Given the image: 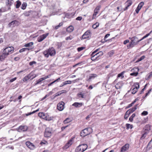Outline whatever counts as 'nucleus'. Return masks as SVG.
Segmentation results:
<instances>
[{
    "label": "nucleus",
    "mask_w": 152,
    "mask_h": 152,
    "mask_svg": "<svg viewBox=\"0 0 152 152\" xmlns=\"http://www.w3.org/2000/svg\"><path fill=\"white\" fill-rule=\"evenodd\" d=\"M129 39L131 40V41L130 44L127 45L128 48L133 47L134 46L137 45L141 41V39L139 40L138 38L136 36L129 37Z\"/></svg>",
    "instance_id": "nucleus-1"
},
{
    "label": "nucleus",
    "mask_w": 152,
    "mask_h": 152,
    "mask_svg": "<svg viewBox=\"0 0 152 152\" xmlns=\"http://www.w3.org/2000/svg\"><path fill=\"white\" fill-rule=\"evenodd\" d=\"M43 54L45 57L48 58L49 55L51 56H54L56 54V50L54 48L52 47L45 51L43 52Z\"/></svg>",
    "instance_id": "nucleus-2"
},
{
    "label": "nucleus",
    "mask_w": 152,
    "mask_h": 152,
    "mask_svg": "<svg viewBox=\"0 0 152 152\" xmlns=\"http://www.w3.org/2000/svg\"><path fill=\"white\" fill-rule=\"evenodd\" d=\"M92 132V129L91 128H86L81 131L80 135L82 137H84L90 134Z\"/></svg>",
    "instance_id": "nucleus-3"
},
{
    "label": "nucleus",
    "mask_w": 152,
    "mask_h": 152,
    "mask_svg": "<svg viewBox=\"0 0 152 152\" xmlns=\"http://www.w3.org/2000/svg\"><path fill=\"white\" fill-rule=\"evenodd\" d=\"M14 50V48L12 47H9L4 49L3 50L4 53H7L8 56L12 53Z\"/></svg>",
    "instance_id": "nucleus-4"
},
{
    "label": "nucleus",
    "mask_w": 152,
    "mask_h": 152,
    "mask_svg": "<svg viewBox=\"0 0 152 152\" xmlns=\"http://www.w3.org/2000/svg\"><path fill=\"white\" fill-rule=\"evenodd\" d=\"M52 134L51 130L49 128H47L45 129L44 132V136L46 137H50Z\"/></svg>",
    "instance_id": "nucleus-5"
},
{
    "label": "nucleus",
    "mask_w": 152,
    "mask_h": 152,
    "mask_svg": "<svg viewBox=\"0 0 152 152\" xmlns=\"http://www.w3.org/2000/svg\"><path fill=\"white\" fill-rule=\"evenodd\" d=\"M28 129V127L26 125H21L19 126L17 129V131L18 132L21 131L25 132L27 131Z\"/></svg>",
    "instance_id": "nucleus-6"
},
{
    "label": "nucleus",
    "mask_w": 152,
    "mask_h": 152,
    "mask_svg": "<svg viewBox=\"0 0 152 152\" xmlns=\"http://www.w3.org/2000/svg\"><path fill=\"white\" fill-rule=\"evenodd\" d=\"M91 32L89 30L86 31L82 35L81 39H86L89 38L90 37Z\"/></svg>",
    "instance_id": "nucleus-7"
},
{
    "label": "nucleus",
    "mask_w": 152,
    "mask_h": 152,
    "mask_svg": "<svg viewBox=\"0 0 152 152\" xmlns=\"http://www.w3.org/2000/svg\"><path fill=\"white\" fill-rule=\"evenodd\" d=\"M49 33H47L43 34L39 36L37 38V40L39 42H41L45 39L48 35Z\"/></svg>",
    "instance_id": "nucleus-8"
},
{
    "label": "nucleus",
    "mask_w": 152,
    "mask_h": 152,
    "mask_svg": "<svg viewBox=\"0 0 152 152\" xmlns=\"http://www.w3.org/2000/svg\"><path fill=\"white\" fill-rule=\"evenodd\" d=\"M38 115L41 118L46 120L50 121L51 120V119H49L48 118L47 116V115L43 113H38Z\"/></svg>",
    "instance_id": "nucleus-9"
},
{
    "label": "nucleus",
    "mask_w": 152,
    "mask_h": 152,
    "mask_svg": "<svg viewBox=\"0 0 152 152\" xmlns=\"http://www.w3.org/2000/svg\"><path fill=\"white\" fill-rule=\"evenodd\" d=\"M129 148V145L126 144L123 146L121 149L120 152H126Z\"/></svg>",
    "instance_id": "nucleus-10"
},
{
    "label": "nucleus",
    "mask_w": 152,
    "mask_h": 152,
    "mask_svg": "<svg viewBox=\"0 0 152 152\" xmlns=\"http://www.w3.org/2000/svg\"><path fill=\"white\" fill-rule=\"evenodd\" d=\"M139 70V68L137 67H134L132 69V71H134L135 72L131 73L130 75L131 76H137L138 74V72Z\"/></svg>",
    "instance_id": "nucleus-11"
},
{
    "label": "nucleus",
    "mask_w": 152,
    "mask_h": 152,
    "mask_svg": "<svg viewBox=\"0 0 152 152\" xmlns=\"http://www.w3.org/2000/svg\"><path fill=\"white\" fill-rule=\"evenodd\" d=\"M64 103L63 102L58 103L57 105L58 109L60 111L62 110L64 108Z\"/></svg>",
    "instance_id": "nucleus-12"
},
{
    "label": "nucleus",
    "mask_w": 152,
    "mask_h": 152,
    "mask_svg": "<svg viewBox=\"0 0 152 152\" xmlns=\"http://www.w3.org/2000/svg\"><path fill=\"white\" fill-rule=\"evenodd\" d=\"M97 76V75L96 74H91L87 77V78L86 79V80L88 81H90L91 80L94 79L95 77Z\"/></svg>",
    "instance_id": "nucleus-13"
},
{
    "label": "nucleus",
    "mask_w": 152,
    "mask_h": 152,
    "mask_svg": "<svg viewBox=\"0 0 152 152\" xmlns=\"http://www.w3.org/2000/svg\"><path fill=\"white\" fill-rule=\"evenodd\" d=\"M26 144L28 148L31 149H34L36 148L35 146L29 141L26 142Z\"/></svg>",
    "instance_id": "nucleus-14"
},
{
    "label": "nucleus",
    "mask_w": 152,
    "mask_h": 152,
    "mask_svg": "<svg viewBox=\"0 0 152 152\" xmlns=\"http://www.w3.org/2000/svg\"><path fill=\"white\" fill-rule=\"evenodd\" d=\"M36 75H35V76L34 77H31V74H29L27 76H26L24 77L23 79V81L24 82H25L28 80L29 79H32L36 77Z\"/></svg>",
    "instance_id": "nucleus-15"
},
{
    "label": "nucleus",
    "mask_w": 152,
    "mask_h": 152,
    "mask_svg": "<svg viewBox=\"0 0 152 152\" xmlns=\"http://www.w3.org/2000/svg\"><path fill=\"white\" fill-rule=\"evenodd\" d=\"M7 54L3 51L2 53L0 55V60L1 61H3L7 57Z\"/></svg>",
    "instance_id": "nucleus-16"
},
{
    "label": "nucleus",
    "mask_w": 152,
    "mask_h": 152,
    "mask_svg": "<svg viewBox=\"0 0 152 152\" xmlns=\"http://www.w3.org/2000/svg\"><path fill=\"white\" fill-rule=\"evenodd\" d=\"M138 105V104L136 105L134 107H132V108H130L127 111V113H128V114H130L131 113H132L134 112L135 110H136L137 109V107Z\"/></svg>",
    "instance_id": "nucleus-17"
},
{
    "label": "nucleus",
    "mask_w": 152,
    "mask_h": 152,
    "mask_svg": "<svg viewBox=\"0 0 152 152\" xmlns=\"http://www.w3.org/2000/svg\"><path fill=\"white\" fill-rule=\"evenodd\" d=\"M126 6L124 9V11H125L128 9V8L132 4V2L130 0H128L126 2Z\"/></svg>",
    "instance_id": "nucleus-18"
},
{
    "label": "nucleus",
    "mask_w": 152,
    "mask_h": 152,
    "mask_svg": "<svg viewBox=\"0 0 152 152\" xmlns=\"http://www.w3.org/2000/svg\"><path fill=\"white\" fill-rule=\"evenodd\" d=\"M144 132L148 133L150 130V126L149 125H146L144 128Z\"/></svg>",
    "instance_id": "nucleus-19"
},
{
    "label": "nucleus",
    "mask_w": 152,
    "mask_h": 152,
    "mask_svg": "<svg viewBox=\"0 0 152 152\" xmlns=\"http://www.w3.org/2000/svg\"><path fill=\"white\" fill-rule=\"evenodd\" d=\"M73 140L72 139H71L69 140L68 142L64 146L65 148H67L69 147L70 145H71L73 143Z\"/></svg>",
    "instance_id": "nucleus-20"
},
{
    "label": "nucleus",
    "mask_w": 152,
    "mask_h": 152,
    "mask_svg": "<svg viewBox=\"0 0 152 152\" xmlns=\"http://www.w3.org/2000/svg\"><path fill=\"white\" fill-rule=\"evenodd\" d=\"M123 84L122 83L119 82L115 86V87L116 89H120L123 86Z\"/></svg>",
    "instance_id": "nucleus-21"
},
{
    "label": "nucleus",
    "mask_w": 152,
    "mask_h": 152,
    "mask_svg": "<svg viewBox=\"0 0 152 152\" xmlns=\"http://www.w3.org/2000/svg\"><path fill=\"white\" fill-rule=\"evenodd\" d=\"M18 22L16 20L12 21L8 24V26L9 27H13L14 26V25L16 24V23Z\"/></svg>",
    "instance_id": "nucleus-22"
},
{
    "label": "nucleus",
    "mask_w": 152,
    "mask_h": 152,
    "mask_svg": "<svg viewBox=\"0 0 152 152\" xmlns=\"http://www.w3.org/2000/svg\"><path fill=\"white\" fill-rule=\"evenodd\" d=\"M74 28L73 26H70L66 28V31L67 32L70 33L72 32L74 30Z\"/></svg>",
    "instance_id": "nucleus-23"
},
{
    "label": "nucleus",
    "mask_w": 152,
    "mask_h": 152,
    "mask_svg": "<svg viewBox=\"0 0 152 152\" xmlns=\"http://www.w3.org/2000/svg\"><path fill=\"white\" fill-rule=\"evenodd\" d=\"M81 147L82 148V149H83V151H86L88 148V145L86 144H82L80 145Z\"/></svg>",
    "instance_id": "nucleus-24"
},
{
    "label": "nucleus",
    "mask_w": 152,
    "mask_h": 152,
    "mask_svg": "<svg viewBox=\"0 0 152 152\" xmlns=\"http://www.w3.org/2000/svg\"><path fill=\"white\" fill-rule=\"evenodd\" d=\"M83 150L82 149V148L81 147L80 145H79L75 149V152H83Z\"/></svg>",
    "instance_id": "nucleus-25"
},
{
    "label": "nucleus",
    "mask_w": 152,
    "mask_h": 152,
    "mask_svg": "<svg viewBox=\"0 0 152 152\" xmlns=\"http://www.w3.org/2000/svg\"><path fill=\"white\" fill-rule=\"evenodd\" d=\"M33 45V43L32 42H30L29 43H28L27 44H26L24 45V46L25 47H28V48H33V47H32V46Z\"/></svg>",
    "instance_id": "nucleus-26"
},
{
    "label": "nucleus",
    "mask_w": 152,
    "mask_h": 152,
    "mask_svg": "<svg viewBox=\"0 0 152 152\" xmlns=\"http://www.w3.org/2000/svg\"><path fill=\"white\" fill-rule=\"evenodd\" d=\"M71 83V81L70 80H67L65 81V82L63 83V85H61L60 86V87H62L67 84H70Z\"/></svg>",
    "instance_id": "nucleus-27"
},
{
    "label": "nucleus",
    "mask_w": 152,
    "mask_h": 152,
    "mask_svg": "<svg viewBox=\"0 0 152 152\" xmlns=\"http://www.w3.org/2000/svg\"><path fill=\"white\" fill-rule=\"evenodd\" d=\"M82 105V103H79L78 102H75L74 103H73L72 105L74 106H75L76 107H80Z\"/></svg>",
    "instance_id": "nucleus-28"
},
{
    "label": "nucleus",
    "mask_w": 152,
    "mask_h": 152,
    "mask_svg": "<svg viewBox=\"0 0 152 152\" xmlns=\"http://www.w3.org/2000/svg\"><path fill=\"white\" fill-rule=\"evenodd\" d=\"M77 95L79 97H81L82 98H84L86 97L85 94L82 93L81 92L78 93Z\"/></svg>",
    "instance_id": "nucleus-29"
},
{
    "label": "nucleus",
    "mask_w": 152,
    "mask_h": 152,
    "mask_svg": "<svg viewBox=\"0 0 152 152\" xmlns=\"http://www.w3.org/2000/svg\"><path fill=\"white\" fill-rule=\"evenodd\" d=\"M32 49H33V48H23L21 49H20L19 50V52L20 53L23 52L24 51H25L28 50H31Z\"/></svg>",
    "instance_id": "nucleus-30"
},
{
    "label": "nucleus",
    "mask_w": 152,
    "mask_h": 152,
    "mask_svg": "<svg viewBox=\"0 0 152 152\" xmlns=\"http://www.w3.org/2000/svg\"><path fill=\"white\" fill-rule=\"evenodd\" d=\"M13 2L12 0H8L6 2V4L9 6H10L13 4Z\"/></svg>",
    "instance_id": "nucleus-31"
},
{
    "label": "nucleus",
    "mask_w": 152,
    "mask_h": 152,
    "mask_svg": "<svg viewBox=\"0 0 152 152\" xmlns=\"http://www.w3.org/2000/svg\"><path fill=\"white\" fill-rule=\"evenodd\" d=\"M27 6V4L26 2H23L22 4L21 7V8L23 10H24L26 9Z\"/></svg>",
    "instance_id": "nucleus-32"
},
{
    "label": "nucleus",
    "mask_w": 152,
    "mask_h": 152,
    "mask_svg": "<svg viewBox=\"0 0 152 152\" xmlns=\"http://www.w3.org/2000/svg\"><path fill=\"white\" fill-rule=\"evenodd\" d=\"M124 72H123L119 74L117 76V77H121V79H122L124 77Z\"/></svg>",
    "instance_id": "nucleus-33"
},
{
    "label": "nucleus",
    "mask_w": 152,
    "mask_h": 152,
    "mask_svg": "<svg viewBox=\"0 0 152 152\" xmlns=\"http://www.w3.org/2000/svg\"><path fill=\"white\" fill-rule=\"evenodd\" d=\"M103 54V53L102 51H100L99 52L96 53L95 55L96 57L97 58L100 56L102 55Z\"/></svg>",
    "instance_id": "nucleus-34"
},
{
    "label": "nucleus",
    "mask_w": 152,
    "mask_h": 152,
    "mask_svg": "<svg viewBox=\"0 0 152 152\" xmlns=\"http://www.w3.org/2000/svg\"><path fill=\"white\" fill-rule=\"evenodd\" d=\"M21 4V2L19 1H16V7L17 8H19L20 5Z\"/></svg>",
    "instance_id": "nucleus-35"
},
{
    "label": "nucleus",
    "mask_w": 152,
    "mask_h": 152,
    "mask_svg": "<svg viewBox=\"0 0 152 152\" xmlns=\"http://www.w3.org/2000/svg\"><path fill=\"white\" fill-rule=\"evenodd\" d=\"M99 23H98L96 22L92 25V27L94 29H95L99 26Z\"/></svg>",
    "instance_id": "nucleus-36"
},
{
    "label": "nucleus",
    "mask_w": 152,
    "mask_h": 152,
    "mask_svg": "<svg viewBox=\"0 0 152 152\" xmlns=\"http://www.w3.org/2000/svg\"><path fill=\"white\" fill-rule=\"evenodd\" d=\"M135 116V114L133 113L129 118V120L131 122H132L133 120V118Z\"/></svg>",
    "instance_id": "nucleus-37"
},
{
    "label": "nucleus",
    "mask_w": 152,
    "mask_h": 152,
    "mask_svg": "<svg viewBox=\"0 0 152 152\" xmlns=\"http://www.w3.org/2000/svg\"><path fill=\"white\" fill-rule=\"evenodd\" d=\"M127 129H129V128L132 129V125L129 124H126V125Z\"/></svg>",
    "instance_id": "nucleus-38"
},
{
    "label": "nucleus",
    "mask_w": 152,
    "mask_h": 152,
    "mask_svg": "<svg viewBox=\"0 0 152 152\" xmlns=\"http://www.w3.org/2000/svg\"><path fill=\"white\" fill-rule=\"evenodd\" d=\"M145 58V56H142L140 58H138L137 60L136 61V62H139L143 59H144Z\"/></svg>",
    "instance_id": "nucleus-39"
},
{
    "label": "nucleus",
    "mask_w": 152,
    "mask_h": 152,
    "mask_svg": "<svg viewBox=\"0 0 152 152\" xmlns=\"http://www.w3.org/2000/svg\"><path fill=\"white\" fill-rule=\"evenodd\" d=\"M144 3L143 2H140L138 5L137 7L139 8L140 10L142 6L143 5Z\"/></svg>",
    "instance_id": "nucleus-40"
},
{
    "label": "nucleus",
    "mask_w": 152,
    "mask_h": 152,
    "mask_svg": "<svg viewBox=\"0 0 152 152\" xmlns=\"http://www.w3.org/2000/svg\"><path fill=\"white\" fill-rule=\"evenodd\" d=\"M134 88H136L137 89H138L140 88V86L139 83H134Z\"/></svg>",
    "instance_id": "nucleus-41"
},
{
    "label": "nucleus",
    "mask_w": 152,
    "mask_h": 152,
    "mask_svg": "<svg viewBox=\"0 0 152 152\" xmlns=\"http://www.w3.org/2000/svg\"><path fill=\"white\" fill-rule=\"evenodd\" d=\"M117 10L118 11H123L124 10H123L122 7L121 6H120L117 7Z\"/></svg>",
    "instance_id": "nucleus-42"
},
{
    "label": "nucleus",
    "mask_w": 152,
    "mask_h": 152,
    "mask_svg": "<svg viewBox=\"0 0 152 152\" xmlns=\"http://www.w3.org/2000/svg\"><path fill=\"white\" fill-rule=\"evenodd\" d=\"M138 89L136 88H134L132 90V93L133 94H135L137 91Z\"/></svg>",
    "instance_id": "nucleus-43"
},
{
    "label": "nucleus",
    "mask_w": 152,
    "mask_h": 152,
    "mask_svg": "<svg viewBox=\"0 0 152 152\" xmlns=\"http://www.w3.org/2000/svg\"><path fill=\"white\" fill-rule=\"evenodd\" d=\"M44 80H43V79L42 78H40L38 80H37L36 81L37 83L35 84L36 85H37L38 84H39L40 82H41L42 81Z\"/></svg>",
    "instance_id": "nucleus-44"
},
{
    "label": "nucleus",
    "mask_w": 152,
    "mask_h": 152,
    "mask_svg": "<svg viewBox=\"0 0 152 152\" xmlns=\"http://www.w3.org/2000/svg\"><path fill=\"white\" fill-rule=\"evenodd\" d=\"M71 121V120L69 118H67L64 121V124H66L70 122Z\"/></svg>",
    "instance_id": "nucleus-45"
},
{
    "label": "nucleus",
    "mask_w": 152,
    "mask_h": 152,
    "mask_svg": "<svg viewBox=\"0 0 152 152\" xmlns=\"http://www.w3.org/2000/svg\"><path fill=\"white\" fill-rule=\"evenodd\" d=\"M147 134V133H145V132H144V134H142V136L141 137V139H144L146 137Z\"/></svg>",
    "instance_id": "nucleus-46"
},
{
    "label": "nucleus",
    "mask_w": 152,
    "mask_h": 152,
    "mask_svg": "<svg viewBox=\"0 0 152 152\" xmlns=\"http://www.w3.org/2000/svg\"><path fill=\"white\" fill-rule=\"evenodd\" d=\"M114 51L113 50H111V51L108 53V54L109 56L111 57L114 54Z\"/></svg>",
    "instance_id": "nucleus-47"
},
{
    "label": "nucleus",
    "mask_w": 152,
    "mask_h": 152,
    "mask_svg": "<svg viewBox=\"0 0 152 152\" xmlns=\"http://www.w3.org/2000/svg\"><path fill=\"white\" fill-rule=\"evenodd\" d=\"M91 59L92 61H95L96 60L97 58L96 57L95 55H91Z\"/></svg>",
    "instance_id": "nucleus-48"
},
{
    "label": "nucleus",
    "mask_w": 152,
    "mask_h": 152,
    "mask_svg": "<svg viewBox=\"0 0 152 152\" xmlns=\"http://www.w3.org/2000/svg\"><path fill=\"white\" fill-rule=\"evenodd\" d=\"M91 59L92 61H95L96 60L97 58L96 57L95 55H91Z\"/></svg>",
    "instance_id": "nucleus-49"
},
{
    "label": "nucleus",
    "mask_w": 152,
    "mask_h": 152,
    "mask_svg": "<svg viewBox=\"0 0 152 152\" xmlns=\"http://www.w3.org/2000/svg\"><path fill=\"white\" fill-rule=\"evenodd\" d=\"M148 77L147 80L149 79L152 76V71L150 72L148 75H147Z\"/></svg>",
    "instance_id": "nucleus-50"
},
{
    "label": "nucleus",
    "mask_w": 152,
    "mask_h": 152,
    "mask_svg": "<svg viewBox=\"0 0 152 152\" xmlns=\"http://www.w3.org/2000/svg\"><path fill=\"white\" fill-rule=\"evenodd\" d=\"M129 114H128V113H127V111L126 112L125 115H124V118L125 119H127L129 117Z\"/></svg>",
    "instance_id": "nucleus-51"
},
{
    "label": "nucleus",
    "mask_w": 152,
    "mask_h": 152,
    "mask_svg": "<svg viewBox=\"0 0 152 152\" xmlns=\"http://www.w3.org/2000/svg\"><path fill=\"white\" fill-rule=\"evenodd\" d=\"M150 34L149 33H148V34H147L145 36H144L143 37H142V39H141V41H142V40L143 39L145 38H146Z\"/></svg>",
    "instance_id": "nucleus-52"
},
{
    "label": "nucleus",
    "mask_w": 152,
    "mask_h": 152,
    "mask_svg": "<svg viewBox=\"0 0 152 152\" xmlns=\"http://www.w3.org/2000/svg\"><path fill=\"white\" fill-rule=\"evenodd\" d=\"M148 114L147 111H144L141 113V115H146Z\"/></svg>",
    "instance_id": "nucleus-53"
},
{
    "label": "nucleus",
    "mask_w": 152,
    "mask_h": 152,
    "mask_svg": "<svg viewBox=\"0 0 152 152\" xmlns=\"http://www.w3.org/2000/svg\"><path fill=\"white\" fill-rule=\"evenodd\" d=\"M63 93V92H62L61 93H60V92H58L57 93H56L55 94V96H54V97H56L58 96H59L62 93Z\"/></svg>",
    "instance_id": "nucleus-54"
},
{
    "label": "nucleus",
    "mask_w": 152,
    "mask_h": 152,
    "mask_svg": "<svg viewBox=\"0 0 152 152\" xmlns=\"http://www.w3.org/2000/svg\"><path fill=\"white\" fill-rule=\"evenodd\" d=\"M36 62L35 61H31L29 63V65L30 66H32L34 64H36Z\"/></svg>",
    "instance_id": "nucleus-55"
},
{
    "label": "nucleus",
    "mask_w": 152,
    "mask_h": 152,
    "mask_svg": "<svg viewBox=\"0 0 152 152\" xmlns=\"http://www.w3.org/2000/svg\"><path fill=\"white\" fill-rule=\"evenodd\" d=\"M84 48V47H81L78 48H77V51L79 52L80 51L83 50Z\"/></svg>",
    "instance_id": "nucleus-56"
},
{
    "label": "nucleus",
    "mask_w": 152,
    "mask_h": 152,
    "mask_svg": "<svg viewBox=\"0 0 152 152\" xmlns=\"http://www.w3.org/2000/svg\"><path fill=\"white\" fill-rule=\"evenodd\" d=\"M151 91V89L148 91V92L146 93L145 94V96L144 97H146L150 93Z\"/></svg>",
    "instance_id": "nucleus-57"
},
{
    "label": "nucleus",
    "mask_w": 152,
    "mask_h": 152,
    "mask_svg": "<svg viewBox=\"0 0 152 152\" xmlns=\"http://www.w3.org/2000/svg\"><path fill=\"white\" fill-rule=\"evenodd\" d=\"M35 113V112L34 111H33V112H30L29 113H27V114H26V116H28L29 115H31V114H33L34 113Z\"/></svg>",
    "instance_id": "nucleus-58"
},
{
    "label": "nucleus",
    "mask_w": 152,
    "mask_h": 152,
    "mask_svg": "<svg viewBox=\"0 0 152 152\" xmlns=\"http://www.w3.org/2000/svg\"><path fill=\"white\" fill-rule=\"evenodd\" d=\"M50 75H47L44 77H42V78L43 79V80H44L48 78H49L50 77Z\"/></svg>",
    "instance_id": "nucleus-59"
},
{
    "label": "nucleus",
    "mask_w": 152,
    "mask_h": 152,
    "mask_svg": "<svg viewBox=\"0 0 152 152\" xmlns=\"http://www.w3.org/2000/svg\"><path fill=\"white\" fill-rule=\"evenodd\" d=\"M98 51V49L96 50L95 51H94L91 54V55H95V54H96L95 53L96 52H97Z\"/></svg>",
    "instance_id": "nucleus-60"
},
{
    "label": "nucleus",
    "mask_w": 152,
    "mask_h": 152,
    "mask_svg": "<svg viewBox=\"0 0 152 152\" xmlns=\"http://www.w3.org/2000/svg\"><path fill=\"white\" fill-rule=\"evenodd\" d=\"M100 8H101L100 6H98L96 7V8L95 9V10L96 11L97 10L98 11H99V10H100Z\"/></svg>",
    "instance_id": "nucleus-61"
},
{
    "label": "nucleus",
    "mask_w": 152,
    "mask_h": 152,
    "mask_svg": "<svg viewBox=\"0 0 152 152\" xmlns=\"http://www.w3.org/2000/svg\"><path fill=\"white\" fill-rule=\"evenodd\" d=\"M110 35V34H106L104 37V40H105V39H106L108 37H109Z\"/></svg>",
    "instance_id": "nucleus-62"
},
{
    "label": "nucleus",
    "mask_w": 152,
    "mask_h": 152,
    "mask_svg": "<svg viewBox=\"0 0 152 152\" xmlns=\"http://www.w3.org/2000/svg\"><path fill=\"white\" fill-rule=\"evenodd\" d=\"M82 17L81 16H79L76 18V20H82Z\"/></svg>",
    "instance_id": "nucleus-63"
},
{
    "label": "nucleus",
    "mask_w": 152,
    "mask_h": 152,
    "mask_svg": "<svg viewBox=\"0 0 152 152\" xmlns=\"http://www.w3.org/2000/svg\"><path fill=\"white\" fill-rule=\"evenodd\" d=\"M17 79V77H15L14 78L10 80V82H12L14 81L15 80Z\"/></svg>",
    "instance_id": "nucleus-64"
}]
</instances>
